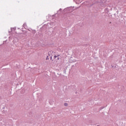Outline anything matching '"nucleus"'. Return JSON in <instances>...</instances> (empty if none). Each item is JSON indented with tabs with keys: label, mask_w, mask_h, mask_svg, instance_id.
<instances>
[{
	"label": "nucleus",
	"mask_w": 126,
	"mask_h": 126,
	"mask_svg": "<svg viewBox=\"0 0 126 126\" xmlns=\"http://www.w3.org/2000/svg\"><path fill=\"white\" fill-rule=\"evenodd\" d=\"M85 2H86V3H87V4H88L89 3V1H85Z\"/></svg>",
	"instance_id": "21"
},
{
	"label": "nucleus",
	"mask_w": 126,
	"mask_h": 126,
	"mask_svg": "<svg viewBox=\"0 0 126 126\" xmlns=\"http://www.w3.org/2000/svg\"><path fill=\"white\" fill-rule=\"evenodd\" d=\"M56 16V14L53 15L52 17H55Z\"/></svg>",
	"instance_id": "24"
},
{
	"label": "nucleus",
	"mask_w": 126,
	"mask_h": 126,
	"mask_svg": "<svg viewBox=\"0 0 126 126\" xmlns=\"http://www.w3.org/2000/svg\"><path fill=\"white\" fill-rule=\"evenodd\" d=\"M60 56L61 55H58L57 56V55L54 56V59H57V58L60 57Z\"/></svg>",
	"instance_id": "11"
},
{
	"label": "nucleus",
	"mask_w": 126,
	"mask_h": 126,
	"mask_svg": "<svg viewBox=\"0 0 126 126\" xmlns=\"http://www.w3.org/2000/svg\"><path fill=\"white\" fill-rule=\"evenodd\" d=\"M97 126H99V125H97Z\"/></svg>",
	"instance_id": "30"
},
{
	"label": "nucleus",
	"mask_w": 126,
	"mask_h": 126,
	"mask_svg": "<svg viewBox=\"0 0 126 126\" xmlns=\"http://www.w3.org/2000/svg\"><path fill=\"white\" fill-rule=\"evenodd\" d=\"M112 24V22H109V24Z\"/></svg>",
	"instance_id": "27"
},
{
	"label": "nucleus",
	"mask_w": 126,
	"mask_h": 126,
	"mask_svg": "<svg viewBox=\"0 0 126 126\" xmlns=\"http://www.w3.org/2000/svg\"><path fill=\"white\" fill-rule=\"evenodd\" d=\"M74 0V1H75V0Z\"/></svg>",
	"instance_id": "29"
},
{
	"label": "nucleus",
	"mask_w": 126,
	"mask_h": 126,
	"mask_svg": "<svg viewBox=\"0 0 126 126\" xmlns=\"http://www.w3.org/2000/svg\"><path fill=\"white\" fill-rule=\"evenodd\" d=\"M111 66H112V67H114V66H113V65H111Z\"/></svg>",
	"instance_id": "28"
},
{
	"label": "nucleus",
	"mask_w": 126,
	"mask_h": 126,
	"mask_svg": "<svg viewBox=\"0 0 126 126\" xmlns=\"http://www.w3.org/2000/svg\"><path fill=\"white\" fill-rule=\"evenodd\" d=\"M63 10V9L60 8L59 11H57V12H59V11H62Z\"/></svg>",
	"instance_id": "19"
},
{
	"label": "nucleus",
	"mask_w": 126,
	"mask_h": 126,
	"mask_svg": "<svg viewBox=\"0 0 126 126\" xmlns=\"http://www.w3.org/2000/svg\"><path fill=\"white\" fill-rule=\"evenodd\" d=\"M16 30V28H11V32H9V33H10L11 32H12V31H15Z\"/></svg>",
	"instance_id": "6"
},
{
	"label": "nucleus",
	"mask_w": 126,
	"mask_h": 126,
	"mask_svg": "<svg viewBox=\"0 0 126 126\" xmlns=\"http://www.w3.org/2000/svg\"><path fill=\"white\" fill-rule=\"evenodd\" d=\"M75 68V66L74 65H72L71 67V70H73Z\"/></svg>",
	"instance_id": "8"
},
{
	"label": "nucleus",
	"mask_w": 126,
	"mask_h": 126,
	"mask_svg": "<svg viewBox=\"0 0 126 126\" xmlns=\"http://www.w3.org/2000/svg\"><path fill=\"white\" fill-rule=\"evenodd\" d=\"M121 88H122L123 91H125V87L122 86Z\"/></svg>",
	"instance_id": "14"
},
{
	"label": "nucleus",
	"mask_w": 126,
	"mask_h": 126,
	"mask_svg": "<svg viewBox=\"0 0 126 126\" xmlns=\"http://www.w3.org/2000/svg\"><path fill=\"white\" fill-rule=\"evenodd\" d=\"M50 61H52V62H53L54 60H53V57L51 56L50 58Z\"/></svg>",
	"instance_id": "15"
},
{
	"label": "nucleus",
	"mask_w": 126,
	"mask_h": 126,
	"mask_svg": "<svg viewBox=\"0 0 126 126\" xmlns=\"http://www.w3.org/2000/svg\"><path fill=\"white\" fill-rule=\"evenodd\" d=\"M48 56H51V55L50 54V53H49V52H48Z\"/></svg>",
	"instance_id": "26"
},
{
	"label": "nucleus",
	"mask_w": 126,
	"mask_h": 126,
	"mask_svg": "<svg viewBox=\"0 0 126 126\" xmlns=\"http://www.w3.org/2000/svg\"><path fill=\"white\" fill-rule=\"evenodd\" d=\"M108 4L107 1L106 0H100L99 2V5H100L101 7H106L107 5Z\"/></svg>",
	"instance_id": "2"
},
{
	"label": "nucleus",
	"mask_w": 126,
	"mask_h": 126,
	"mask_svg": "<svg viewBox=\"0 0 126 126\" xmlns=\"http://www.w3.org/2000/svg\"><path fill=\"white\" fill-rule=\"evenodd\" d=\"M23 34H24V35H25V36H27V32H28L27 31H23Z\"/></svg>",
	"instance_id": "7"
},
{
	"label": "nucleus",
	"mask_w": 126,
	"mask_h": 126,
	"mask_svg": "<svg viewBox=\"0 0 126 126\" xmlns=\"http://www.w3.org/2000/svg\"><path fill=\"white\" fill-rule=\"evenodd\" d=\"M28 114H29V115H30V116H31V115H32V112L30 111L28 113Z\"/></svg>",
	"instance_id": "16"
},
{
	"label": "nucleus",
	"mask_w": 126,
	"mask_h": 126,
	"mask_svg": "<svg viewBox=\"0 0 126 126\" xmlns=\"http://www.w3.org/2000/svg\"><path fill=\"white\" fill-rule=\"evenodd\" d=\"M73 8H74V7L71 6V7H68L64 9L63 10V12L65 13L64 15H65L66 14V13H68L69 12H72V11H73V10H74V9H73Z\"/></svg>",
	"instance_id": "1"
},
{
	"label": "nucleus",
	"mask_w": 126,
	"mask_h": 126,
	"mask_svg": "<svg viewBox=\"0 0 126 126\" xmlns=\"http://www.w3.org/2000/svg\"><path fill=\"white\" fill-rule=\"evenodd\" d=\"M60 60V58H59V57H57V61H59Z\"/></svg>",
	"instance_id": "22"
},
{
	"label": "nucleus",
	"mask_w": 126,
	"mask_h": 126,
	"mask_svg": "<svg viewBox=\"0 0 126 126\" xmlns=\"http://www.w3.org/2000/svg\"><path fill=\"white\" fill-rule=\"evenodd\" d=\"M64 106L65 107H67V106H68V104H67V103L65 102L64 103Z\"/></svg>",
	"instance_id": "12"
},
{
	"label": "nucleus",
	"mask_w": 126,
	"mask_h": 126,
	"mask_svg": "<svg viewBox=\"0 0 126 126\" xmlns=\"http://www.w3.org/2000/svg\"><path fill=\"white\" fill-rule=\"evenodd\" d=\"M43 32L42 31H39V32H38V36H39V37H43V36H44V34H43Z\"/></svg>",
	"instance_id": "5"
},
{
	"label": "nucleus",
	"mask_w": 126,
	"mask_h": 126,
	"mask_svg": "<svg viewBox=\"0 0 126 126\" xmlns=\"http://www.w3.org/2000/svg\"><path fill=\"white\" fill-rule=\"evenodd\" d=\"M93 5H94V4H93V3L91 4L90 5V7H91V6H93Z\"/></svg>",
	"instance_id": "17"
},
{
	"label": "nucleus",
	"mask_w": 126,
	"mask_h": 126,
	"mask_svg": "<svg viewBox=\"0 0 126 126\" xmlns=\"http://www.w3.org/2000/svg\"><path fill=\"white\" fill-rule=\"evenodd\" d=\"M40 31H42L43 33L44 32H46L47 31V26L46 25H44L40 28Z\"/></svg>",
	"instance_id": "3"
},
{
	"label": "nucleus",
	"mask_w": 126,
	"mask_h": 126,
	"mask_svg": "<svg viewBox=\"0 0 126 126\" xmlns=\"http://www.w3.org/2000/svg\"><path fill=\"white\" fill-rule=\"evenodd\" d=\"M104 108H105V106H102L100 108H99V110L101 111V110H103V109H104Z\"/></svg>",
	"instance_id": "10"
},
{
	"label": "nucleus",
	"mask_w": 126,
	"mask_h": 126,
	"mask_svg": "<svg viewBox=\"0 0 126 126\" xmlns=\"http://www.w3.org/2000/svg\"><path fill=\"white\" fill-rule=\"evenodd\" d=\"M32 34H35L36 33V30H33L32 32Z\"/></svg>",
	"instance_id": "13"
},
{
	"label": "nucleus",
	"mask_w": 126,
	"mask_h": 126,
	"mask_svg": "<svg viewBox=\"0 0 126 126\" xmlns=\"http://www.w3.org/2000/svg\"><path fill=\"white\" fill-rule=\"evenodd\" d=\"M21 34H22V33H19L17 34V36H19V37H18V38L15 37V38L17 39L18 41V40H19V39H21V38H22V37H23V36H22L21 35Z\"/></svg>",
	"instance_id": "4"
},
{
	"label": "nucleus",
	"mask_w": 126,
	"mask_h": 126,
	"mask_svg": "<svg viewBox=\"0 0 126 126\" xmlns=\"http://www.w3.org/2000/svg\"><path fill=\"white\" fill-rule=\"evenodd\" d=\"M4 51H6V52H8L9 50L8 48H6V49H4Z\"/></svg>",
	"instance_id": "20"
},
{
	"label": "nucleus",
	"mask_w": 126,
	"mask_h": 126,
	"mask_svg": "<svg viewBox=\"0 0 126 126\" xmlns=\"http://www.w3.org/2000/svg\"><path fill=\"white\" fill-rule=\"evenodd\" d=\"M47 60H49V56H47L46 58V60L47 61Z\"/></svg>",
	"instance_id": "18"
},
{
	"label": "nucleus",
	"mask_w": 126,
	"mask_h": 126,
	"mask_svg": "<svg viewBox=\"0 0 126 126\" xmlns=\"http://www.w3.org/2000/svg\"><path fill=\"white\" fill-rule=\"evenodd\" d=\"M74 65H75V67L77 66V63H75Z\"/></svg>",
	"instance_id": "25"
},
{
	"label": "nucleus",
	"mask_w": 126,
	"mask_h": 126,
	"mask_svg": "<svg viewBox=\"0 0 126 126\" xmlns=\"http://www.w3.org/2000/svg\"><path fill=\"white\" fill-rule=\"evenodd\" d=\"M105 11L106 12V13H108V12H109V9L108 8H106L105 9Z\"/></svg>",
	"instance_id": "9"
},
{
	"label": "nucleus",
	"mask_w": 126,
	"mask_h": 126,
	"mask_svg": "<svg viewBox=\"0 0 126 126\" xmlns=\"http://www.w3.org/2000/svg\"><path fill=\"white\" fill-rule=\"evenodd\" d=\"M63 72H64V73H65V72H66L65 69H64Z\"/></svg>",
	"instance_id": "23"
}]
</instances>
